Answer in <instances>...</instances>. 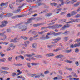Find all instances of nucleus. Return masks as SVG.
Wrapping results in <instances>:
<instances>
[{
    "label": "nucleus",
    "instance_id": "f257e3e1",
    "mask_svg": "<svg viewBox=\"0 0 80 80\" xmlns=\"http://www.w3.org/2000/svg\"><path fill=\"white\" fill-rule=\"evenodd\" d=\"M35 18H31L30 19H29L28 21L27 22L25 23V25L22 26L21 24L17 25H16L15 26H14L13 27V28H18L19 29H22L21 30L22 32H24V31H25L27 29V28L26 27H27V24H28V23H31L32 22V21L33 20H35Z\"/></svg>",
    "mask_w": 80,
    "mask_h": 80
},
{
    "label": "nucleus",
    "instance_id": "f03ea898",
    "mask_svg": "<svg viewBox=\"0 0 80 80\" xmlns=\"http://www.w3.org/2000/svg\"><path fill=\"white\" fill-rule=\"evenodd\" d=\"M61 27H62V25H54L53 26H49L48 27H43L41 28V30H42L43 29H45L46 28H51V29H54L55 28H60Z\"/></svg>",
    "mask_w": 80,
    "mask_h": 80
},
{
    "label": "nucleus",
    "instance_id": "7ed1b4c3",
    "mask_svg": "<svg viewBox=\"0 0 80 80\" xmlns=\"http://www.w3.org/2000/svg\"><path fill=\"white\" fill-rule=\"evenodd\" d=\"M8 23V22L5 21H2V24L0 25V28H3L4 27H6Z\"/></svg>",
    "mask_w": 80,
    "mask_h": 80
},
{
    "label": "nucleus",
    "instance_id": "20e7f679",
    "mask_svg": "<svg viewBox=\"0 0 80 80\" xmlns=\"http://www.w3.org/2000/svg\"><path fill=\"white\" fill-rule=\"evenodd\" d=\"M77 47H80V42H79L78 44H75L74 45L72 44L71 46V47L72 48H76Z\"/></svg>",
    "mask_w": 80,
    "mask_h": 80
},
{
    "label": "nucleus",
    "instance_id": "39448f33",
    "mask_svg": "<svg viewBox=\"0 0 80 80\" xmlns=\"http://www.w3.org/2000/svg\"><path fill=\"white\" fill-rule=\"evenodd\" d=\"M61 40V38H57L56 39H53V42H52V44H54L55 43H57L58 42V41H60Z\"/></svg>",
    "mask_w": 80,
    "mask_h": 80
},
{
    "label": "nucleus",
    "instance_id": "423d86ee",
    "mask_svg": "<svg viewBox=\"0 0 80 80\" xmlns=\"http://www.w3.org/2000/svg\"><path fill=\"white\" fill-rule=\"evenodd\" d=\"M75 22H80V19H75L74 20L73 19H71L70 23H73Z\"/></svg>",
    "mask_w": 80,
    "mask_h": 80
},
{
    "label": "nucleus",
    "instance_id": "0eeeda50",
    "mask_svg": "<svg viewBox=\"0 0 80 80\" xmlns=\"http://www.w3.org/2000/svg\"><path fill=\"white\" fill-rule=\"evenodd\" d=\"M36 75L37 74H32V75L31 77H34L35 78H39V77H40V75H38L36 76Z\"/></svg>",
    "mask_w": 80,
    "mask_h": 80
},
{
    "label": "nucleus",
    "instance_id": "6e6552de",
    "mask_svg": "<svg viewBox=\"0 0 80 80\" xmlns=\"http://www.w3.org/2000/svg\"><path fill=\"white\" fill-rule=\"evenodd\" d=\"M18 39H17V38H15L14 39H12L10 42H13V43H16V42H18Z\"/></svg>",
    "mask_w": 80,
    "mask_h": 80
},
{
    "label": "nucleus",
    "instance_id": "1a4fd4ad",
    "mask_svg": "<svg viewBox=\"0 0 80 80\" xmlns=\"http://www.w3.org/2000/svg\"><path fill=\"white\" fill-rule=\"evenodd\" d=\"M21 12V10L19 9L15 11H13L12 13H20Z\"/></svg>",
    "mask_w": 80,
    "mask_h": 80
},
{
    "label": "nucleus",
    "instance_id": "9d476101",
    "mask_svg": "<svg viewBox=\"0 0 80 80\" xmlns=\"http://www.w3.org/2000/svg\"><path fill=\"white\" fill-rule=\"evenodd\" d=\"M69 25L68 24H67L66 25H64L63 27H62V30H63L66 28H68L69 27Z\"/></svg>",
    "mask_w": 80,
    "mask_h": 80
},
{
    "label": "nucleus",
    "instance_id": "9b49d317",
    "mask_svg": "<svg viewBox=\"0 0 80 80\" xmlns=\"http://www.w3.org/2000/svg\"><path fill=\"white\" fill-rule=\"evenodd\" d=\"M0 36H2V37H5V38H4L3 39H1L2 40H5L7 38L6 36H5V35H4V33H0Z\"/></svg>",
    "mask_w": 80,
    "mask_h": 80
},
{
    "label": "nucleus",
    "instance_id": "f8f14e48",
    "mask_svg": "<svg viewBox=\"0 0 80 80\" xmlns=\"http://www.w3.org/2000/svg\"><path fill=\"white\" fill-rule=\"evenodd\" d=\"M7 5H8V2H6L5 3H2L0 4L1 7H3V6H7Z\"/></svg>",
    "mask_w": 80,
    "mask_h": 80
},
{
    "label": "nucleus",
    "instance_id": "ddd939ff",
    "mask_svg": "<svg viewBox=\"0 0 80 80\" xmlns=\"http://www.w3.org/2000/svg\"><path fill=\"white\" fill-rule=\"evenodd\" d=\"M23 17V15H18V16H14L12 17V18H15L16 17H18V18H21V17Z\"/></svg>",
    "mask_w": 80,
    "mask_h": 80
},
{
    "label": "nucleus",
    "instance_id": "4468645a",
    "mask_svg": "<svg viewBox=\"0 0 80 80\" xmlns=\"http://www.w3.org/2000/svg\"><path fill=\"white\" fill-rule=\"evenodd\" d=\"M13 15V13H8L6 15V17H11Z\"/></svg>",
    "mask_w": 80,
    "mask_h": 80
},
{
    "label": "nucleus",
    "instance_id": "2eb2a0df",
    "mask_svg": "<svg viewBox=\"0 0 80 80\" xmlns=\"http://www.w3.org/2000/svg\"><path fill=\"white\" fill-rule=\"evenodd\" d=\"M2 70H9V68L7 67H1Z\"/></svg>",
    "mask_w": 80,
    "mask_h": 80
},
{
    "label": "nucleus",
    "instance_id": "dca6fc26",
    "mask_svg": "<svg viewBox=\"0 0 80 80\" xmlns=\"http://www.w3.org/2000/svg\"><path fill=\"white\" fill-rule=\"evenodd\" d=\"M63 57V55H58L57 56H56L55 57L56 58H62Z\"/></svg>",
    "mask_w": 80,
    "mask_h": 80
},
{
    "label": "nucleus",
    "instance_id": "f3484780",
    "mask_svg": "<svg viewBox=\"0 0 80 80\" xmlns=\"http://www.w3.org/2000/svg\"><path fill=\"white\" fill-rule=\"evenodd\" d=\"M0 72L1 73L5 74L8 73V72L4 71H1Z\"/></svg>",
    "mask_w": 80,
    "mask_h": 80
},
{
    "label": "nucleus",
    "instance_id": "a211bd4d",
    "mask_svg": "<svg viewBox=\"0 0 80 80\" xmlns=\"http://www.w3.org/2000/svg\"><path fill=\"white\" fill-rule=\"evenodd\" d=\"M25 43V47H27V45H28L30 43V42H29V41H25L24 42Z\"/></svg>",
    "mask_w": 80,
    "mask_h": 80
},
{
    "label": "nucleus",
    "instance_id": "6ab92c4d",
    "mask_svg": "<svg viewBox=\"0 0 80 80\" xmlns=\"http://www.w3.org/2000/svg\"><path fill=\"white\" fill-rule=\"evenodd\" d=\"M47 57H51V56H54V54L53 53H51L50 54H48L46 55Z\"/></svg>",
    "mask_w": 80,
    "mask_h": 80
},
{
    "label": "nucleus",
    "instance_id": "aec40b11",
    "mask_svg": "<svg viewBox=\"0 0 80 80\" xmlns=\"http://www.w3.org/2000/svg\"><path fill=\"white\" fill-rule=\"evenodd\" d=\"M52 15V14L51 13H49L47 14L46 15H45V17H50V16H51Z\"/></svg>",
    "mask_w": 80,
    "mask_h": 80
},
{
    "label": "nucleus",
    "instance_id": "412c9836",
    "mask_svg": "<svg viewBox=\"0 0 80 80\" xmlns=\"http://www.w3.org/2000/svg\"><path fill=\"white\" fill-rule=\"evenodd\" d=\"M71 74L72 75H73L74 77H76V78H77L78 77V76L77 75L76 73L73 72H72Z\"/></svg>",
    "mask_w": 80,
    "mask_h": 80
},
{
    "label": "nucleus",
    "instance_id": "4be33fe9",
    "mask_svg": "<svg viewBox=\"0 0 80 80\" xmlns=\"http://www.w3.org/2000/svg\"><path fill=\"white\" fill-rule=\"evenodd\" d=\"M17 72H18L19 73L17 74V75H20V74H22V71H20V70L18 69L17 71Z\"/></svg>",
    "mask_w": 80,
    "mask_h": 80
},
{
    "label": "nucleus",
    "instance_id": "5701e85b",
    "mask_svg": "<svg viewBox=\"0 0 80 80\" xmlns=\"http://www.w3.org/2000/svg\"><path fill=\"white\" fill-rule=\"evenodd\" d=\"M42 25V23H38L35 24H34L33 25L34 27H38V26H40V25Z\"/></svg>",
    "mask_w": 80,
    "mask_h": 80
},
{
    "label": "nucleus",
    "instance_id": "b1692460",
    "mask_svg": "<svg viewBox=\"0 0 80 80\" xmlns=\"http://www.w3.org/2000/svg\"><path fill=\"white\" fill-rule=\"evenodd\" d=\"M66 21V19H62V20H60L59 21V22L60 23H63V22H65Z\"/></svg>",
    "mask_w": 80,
    "mask_h": 80
},
{
    "label": "nucleus",
    "instance_id": "393cba45",
    "mask_svg": "<svg viewBox=\"0 0 80 80\" xmlns=\"http://www.w3.org/2000/svg\"><path fill=\"white\" fill-rule=\"evenodd\" d=\"M40 40H46V37L44 36H43L42 37L40 38Z\"/></svg>",
    "mask_w": 80,
    "mask_h": 80
},
{
    "label": "nucleus",
    "instance_id": "a878e982",
    "mask_svg": "<svg viewBox=\"0 0 80 80\" xmlns=\"http://www.w3.org/2000/svg\"><path fill=\"white\" fill-rule=\"evenodd\" d=\"M51 35V34L50 33H48L47 35H46V39H49L50 38V37L48 36V35Z\"/></svg>",
    "mask_w": 80,
    "mask_h": 80
},
{
    "label": "nucleus",
    "instance_id": "bb28decb",
    "mask_svg": "<svg viewBox=\"0 0 80 80\" xmlns=\"http://www.w3.org/2000/svg\"><path fill=\"white\" fill-rule=\"evenodd\" d=\"M21 38H23V39L24 40H27V39H28V38H27V37H26L25 36H21Z\"/></svg>",
    "mask_w": 80,
    "mask_h": 80
},
{
    "label": "nucleus",
    "instance_id": "cd10ccee",
    "mask_svg": "<svg viewBox=\"0 0 80 80\" xmlns=\"http://www.w3.org/2000/svg\"><path fill=\"white\" fill-rule=\"evenodd\" d=\"M12 59H13V58H12V57H10L8 58V60L9 62H12Z\"/></svg>",
    "mask_w": 80,
    "mask_h": 80
},
{
    "label": "nucleus",
    "instance_id": "c85d7f7f",
    "mask_svg": "<svg viewBox=\"0 0 80 80\" xmlns=\"http://www.w3.org/2000/svg\"><path fill=\"white\" fill-rule=\"evenodd\" d=\"M6 60V59L5 58H3L2 59H0V62H4Z\"/></svg>",
    "mask_w": 80,
    "mask_h": 80
},
{
    "label": "nucleus",
    "instance_id": "c756f323",
    "mask_svg": "<svg viewBox=\"0 0 80 80\" xmlns=\"http://www.w3.org/2000/svg\"><path fill=\"white\" fill-rule=\"evenodd\" d=\"M10 47L12 48V49H14L15 48V46L13 45V44H11L10 45Z\"/></svg>",
    "mask_w": 80,
    "mask_h": 80
},
{
    "label": "nucleus",
    "instance_id": "7c9ffc66",
    "mask_svg": "<svg viewBox=\"0 0 80 80\" xmlns=\"http://www.w3.org/2000/svg\"><path fill=\"white\" fill-rule=\"evenodd\" d=\"M6 13H7V12H3L0 15V18H2V15H4V14H6Z\"/></svg>",
    "mask_w": 80,
    "mask_h": 80
},
{
    "label": "nucleus",
    "instance_id": "2f4dec72",
    "mask_svg": "<svg viewBox=\"0 0 80 80\" xmlns=\"http://www.w3.org/2000/svg\"><path fill=\"white\" fill-rule=\"evenodd\" d=\"M37 45L36 43H34L32 44L33 48H35L37 47Z\"/></svg>",
    "mask_w": 80,
    "mask_h": 80
},
{
    "label": "nucleus",
    "instance_id": "473e14b6",
    "mask_svg": "<svg viewBox=\"0 0 80 80\" xmlns=\"http://www.w3.org/2000/svg\"><path fill=\"white\" fill-rule=\"evenodd\" d=\"M76 2H77L76 0H72L71 1V4H73Z\"/></svg>",
    "mask_w": 80,
    "mask_h": 80
},
{
    "label": "nucleus",
    "instance_id": "72a5a7b5",
    "mask_svg": "<svg viewBox=\"0 0 80 80\" xmlns=\"http://www.w3.org/2000/svg\"><path fill=\"white\" fill-rule=\"evenodd\" d=\"M75 14H77V12L75 11H73L72 14H71V15L72 16H73L74 15H75Z\"/></svg>",
    "mask_w": 80,
    "mask_h": 80
},
{
    "label": "nucleus",
    "instance_id": "f704fd0d",
    "mask_svg": "<svg viewBox=\"0 0 80 80\" xmlns=\"http://www.w3.org/2000/svg\"><path fill=\"white\" fill-rule=\"evenodd\" d=\"M24 0H16V2L20 3L22 2H23Z\"/></svg>",
    "mask_w": 80,
    "mask_h": 80
},
{
    "label": "nucleus",
    "instance_id": "c9c22d12",
    "mask_svg": "<svg viewBox=\"0 0 80 80\" xmlns=\"http://www.w3.org/2000/svg\"><path fill=\"white\" fill-rule=\"evenodd\" d=\"M15 66H22V64H14Z\"/></svg>",
    "mask_w": 80,
    "mask_h": 80
},
{
    "label": "nucleus",
    "instance_id": "e433bc0d",
    "mask_svg": "<svg viewBox=\"0 0 80 80\" xmlns=\"http://www.w3.org/2000/svg\"><path fill=\"white\" fill-rule=\"evenodd\" d=\"M62 33V32H60L58 33H56L54 34V35H60V34H61Z\"/></svg>",
    "mask_w": 80,
    "mask_h": 80
},
{
    "label": "nucleus",
    "instance_id": "4c0bfd02",
    "mask_svg": "<svg viewBox=\"0 0 80 80\" xmlns=\"http://www.w3.org/2000/svg\"><path fill=\"white\" fill-rule=\"evenodd\" d=\"M5 44V45H8V43H7L6 42H4V43H3V42H0V44Z\"/></svg>",
    "mask_w": 80,
    "mask_h": 80
},
{
    "label": "nucleus",
    "instance_id": "58836bf2",
    "mask_svg": "<svg viewBox=\"0 0 80 80\" xmlns=\"http://www.w3.org/2000/svg\"><path fill=\"white\" fill-rule=\"evenodd\" d=\"M35 57H36L37 58H41L42 57L41 56H40V55H37L36 56H35Z\"/></svg>",
    "mask_w": 80,
    "mask_h": 80
},
{
    "label": "nucleus",
    "instance_id": "ea45409f",
    "mask_svg": "<svg viewBox=\"0 0 80 80\" xmlns=\"http://www.w3.org/2000/svg\"><path fill=\"white\" fill-rule=\"evenodd\" d=\"M80 5V2H78L76 3V4H74V7H77Z\"/></svg>",
    "mask_w": 80,
    "mask_h": 80
},
{
    "label": "nucleus",
    "instance_id": "a19ab883",
    "mask_svg": "<svg viewBox=\"0 0 80 80\" xmlns=\"http://www.w3.org/2000/svg\"><path fill=\"white\" fill-rule=\"evenodd\" d=\"M61 50L60 48H59L56 49V50H54L53 51L54 52H58V50Z\"/></svg>",
    "mask_w": 80,
    "mask_h": 80
},
{
    "label": "nucleus",
    "instance_id": "79ce46f5",
    "mask_svg": "<svg viewBox=\"0 0 80 80\" xmlns=\"http://www.w3.org/2000/svg\"><path fill=\"white\" fill-rule=\"evenodd\" d=\"M65 62H67V63H70V61L68 60H66L64 61Z\"/></svg>",
    "mask_w": 80,
    "mask_h": 80
},
{
    "label": "nucleus",
    "instance_id": "37998d69",
    "mask_svg": "<svg viewBox=\"0 0 80 80\" xmlns=\"http://www.w3.org/2000/svg\"><path fill=\"white\" fill-rule=\"evenodd\" d=\"M75 18H79L80 17V14H78L75 16Z\"/></svg>",
    "mask_w": 80,
    "mask_h": 80
},
{
    "label": "nucleus",
    "instance_id": "c03bdc74",
    "mask_svg": "<svg viewBox=\"0 0 80 80\" xmlns=\"http://www.w3.org/2000/svg\"><path fill=\"white\" fill-rule=\"evenodd\" d=\"M80 42V38H78L76 39V41H75L74 42Z\"/></svg>",
    "mask_w": 80,
    "mask_h": 80
},
{
    "label": "nucleus",
    "instance_id": "a18cd8bd",
    "mask_svg": "<svg viewBox=\"0 0 80 80\" xmlns=\"http://www.w3.org/2000/svg\"><path fill=\"white\" fill-rule=\"evenodd\" d=\"M43 33H45L44 31H42L40 32H38V33L39 35H42V34H43Z\"/></svg>",
    "mask_w": 80,
    "mask_h": 80
},
{
    "label": "nucleus",
    "instance_id": "49530a36",
    "mask_svg": "<svg viewBox=\"0 0 80 80\" xmlns=\"http://www.w3.org/2000/svg\"><path fill=\"white\" fill-rule=\"evenodd\" d=\"M51 5H53L54 6H56L57 5V3H51L50 4Z\"/></svg>",
    "mask_w": 80,
    "mask_h": 80
},
{
    "label": "nucleus",
    "instance_id": "de8ad7c7",
    "mask_svg": "<svg viewBox=\"0 0 80 80\" xmlns=\"http://www.w3.org/2000/svg\"><path fill=\"white\" fill-rule=\"evenodd\" d=\"M38 33V32H36V31H33L32 32V34H34V35H35L36 34H37V33Z\"/></svg>",
    "mask_w": 80,
    "mask_h": 80
},
{
    "label": "nucleus",
    "instance_id": "09e8293b",
    "mask_svg": "<svg viewBox=\"0 0 80 80\" xmlns=\"http://www.w3.org/2000/svg\"><path fill=\"white\" fill-rule=\"evenodd\" d=\"M68 37H66L64 38V39L66 40V41H67L68 40Z\"/></svg>",
    "mask_w": 80,
    "mask_h": 80
},
{
    "label": "nucleus",
    "instance_id": "8fccbe9b",
    "mask_svg": "<svg viewBox=\"0 0 80 80\" xmlns=\"http://www.w3.org/2000/svg\"><path fill=\"white\" fill-rule=\"evenodd\" d=\"M38 37V35H37L36 36L34 37V40H37V39H38V38H36L37 37Z\"/></svg>",
    "mask_w": 80,
    "mask_h": 80
},
{
    "label": "nucleus",
    "instance_id": "3c124183",
    "mask_svg": "<svg viewBox=\"0 0 80 80\" xmlns=\"http://www.w3.org/2000/svg\"><path fill=\"white\" fill-rule=\"evenodd\" d=\"M9 7L11 9H12V8H13V6L11 4H9Z\"/></svg>",
    "mask_w": 80,
    "mask_h": 80
},
{
    "label": "nucleus",
    "instance_id": "603ef678",
    "mask_svg": "<svg viewBox=\"0 0 80 80\" xmlns=\"http://www.w3.org/2000/svg\"><path fill=\"white\" fill-rule=\"evenodd\" d=\"M70 1L69 0H67L66 1V3L67 4H69V3H70Z\"/></svg>",
    "mask_w": 80,
    "mask_h": 80
},
{
    "label": "nucleus",
    "instance_id": "864d4df0",
    "mask_svg": "<svg viewBox=\"0 0 80 80\" xmlns=\"http://www.w3.org/2000/svg\"><path fill=\"white\" fill-rule=\"evenodd\" d=\"M19 57H20L22 60H24V57L23 56H22V55L19 56Z\"/></svg>",
    "mask_w": 80,
    "mask_h": 80
},
{
    "label": "nucleus",
    "instance_id": "5fc2aeb1",
    "mask_svg": "<svg viewBox=\"0 0 80 80\" xmlns=\"http://www.w3.org/2000/svg\"><path fill=\"white\" fill-rule=\"evenodd\" d=\"M49 73V71H45L44 72V74H48Z\"/></svg>",
    "mask_w": 80,
    "mask_h": 80
},
{
    "label": "nucleus",
    "instance_id": "6e6d98bb",
    "mask_svg": "<svg viewBox=\"0 0 80 80\" xmlns=\"http://www.w3.org/2000/svg\"><path fill=\"white\" fill-rule=\"evenodd\" d=\"M70 52V50H66L65 51V52L66 53H69V52Z\"/></svg>",
    "mask_w": 80,
    "mask_h": 80
},
{
    "label": "nucleus",
    "instance_id": "4d7b16f0",
    "mask_svg": "<svg viewBox=\"0 0 80 80\" xmlns=\"http://www.w3.org/2000/svg\"><path fill=\"white\" fill-rule=\"evenodd\" d=\"M43 3L40 2V3H39L38 4V6H40V5H43Z\"/></svg>",
    "mask_w": 80,
    "mask_h": 80
},
{
    "label": "nucleus",
    "instance_id": "13d9d810",
    "mask_svg": "<svg viewBox=\"0 0 80 80\" xmlns=\"http://www.w3.org/2000/svg\"><path fill=\"white\" fill-rule=\"evenodd\" d=\"M68 32L67 31H65V32L62 33V34H63L64 35H65L66 34H68Z\"/></svg>",
    "mask_w": 80,
    "mask_h": 80
},
{
    "label": "nucleus",
    "instance_id": "bf43d9fd",
    "mask_svg": "<svg viewBox=\"0 0 80 80\" xmlns=\"http://www.w3.org/2000/svg\"><path fill=\"white\" fill-rule=\"evenodd\" d=\"M0 55L1 57H4L5 55L2 53L1 55Z\"/></svg>",
    "mask_w": 80,
    "mask_h": 80
},
{
    "label": "nucleus",
    "instance_id": "052dcab7",
    "mask_svg": "<svg viewBox=\"0 0 80 80\" xmlns=\"http://www.w3.org/2000/svg\"><path fill=\"white\" fill-rule=\"evenodd\" d=\"M27 64L29 68H30V67H31V66H30V64L29 63H27Z\"/></svg>",
    "mask_w": 80,
    "mask_h": 80
},
{
    "label": "nucleus",
    "instance_id": "680f3d73",
    "mask_svg": "<svg viewBox=\"0 0 80 80\" xmlns=\"http://www.w3.org/2000/svg\"><path fill=\"white\" fill-rule=\"evenodd\" d=\"M75 63L77 66H78V61H76Z\"/></svg>",
    "mask_w": 80,
    "mask_h": 80
},
{
    "label": "nucleus",
    "instance_id": "e2e57ef3",
    "mask_svg": "<svg viewBox=\"0 0 80 80\" xmlns=\"http://www.w3.org/2000/svg\"><path fill=\"white\" fill-rule=\"evenodd\" d=\"M66 13V12H62L61 13V15H64V14H65V13Z\"/></svg>",
    "mask_w": 80,
    "mask_h": 80
},
{
    "label": "nucleus",
    "instance_id": "0e129e2a",
    "mask_svg": "<svg viewBox=\"0 0 80 80\" xmlns=\"http://www.w3.org/2000/svg\"><path fill=\"white\" fill-rule=\"evenodd\" d=\"M53 46V45H48V47L49 48H52Z\"/></svg>",
    "mask_w": 80,
    "mask_h": 80
},
{
    "label": "nucleus",
    "instance_id": "69168bd1",
    "mask_svg": "<svg viewBox=\"0 0 80 80\" xmlns=\"http://www.w3.org/2000/svg\"><path fill=\"white\" fill-rule=\"evenodd\" d=\"M12 77H15L16 75V73L14 72L12 73Z\"/></svg>",
    "mask_w": 80,
    "mask_h": 80
},
{
    "label": "nucleus",
    "instance_id": "338daca9",
    "mask_svg": "<svg viewBox=\"0 0 80 80\" xmlns=\"http://www.w3.org/2000/svg\"><path fill=\"white\" fill-rule=\"evenodd\" d=\"M18 57H19V56H16L15 57V59L16 60H18Z\"/></svg>",
    "mask_w": 80,
    "mask_h": 80
},
{
    "label": "nucleus",
    "instance_id": "774afa93",
    "mask_svg": "<svg viewBox=\"0 0 80 80\" xmlns=\"http://www.w3.org/2000/svg\"><path fill=\"white\" fill-rule=\"evenodd\" d=\"M78 48H76L75 49V52H78Z\"/></svg>",
    "mask_w": 80,
    "mask_h": 80
}]
</instances>
